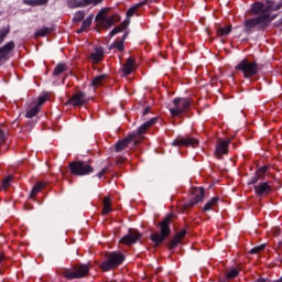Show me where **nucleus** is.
Returning a JSON list of instances; mask_svg holds the SVG:
<instances>
[{"mask_svg":"<svg viewBox=\"0 0 282 282\" xmlns=\"http://www.w3.org/2000/svg\"><path fill=\"white\" fill-rule=\"evenodd\" d=\"M94 20V15H90V17H88L85 21H84V23H83V25H82V30H87V28H89L90 25H91V21Z\"/></svg>","mask_w":282,"mask_h":282,"instance_id":"37","label":"nucleus"},{"mask_svg":"<svg viewBox=\"0 0 282 282\" xmlns=\"http://www.w3.org/2000/svg\"><path fill=\"white\" fill-rule=\"evenodd\" d=\"M7 140V134L4 131L0 130V144H3Z\"/></svg>","mask_w":282,"mask_h":282,"instance_id":"43","label":"nucleus"},{"mask_svg":"<svg viewBox=\"0 0 282 282\" xmlns=\"http://www.w3.org/2000/svg\"><path fill=\"white\" fill-rule=\"evenodd\" d=\"M111 50L116 48L118 52H123L124 51V41H117L113 42L110 46Z\"/></svg>","mask_w":282,"mask_h":282,"instance_id":"32","label":"nucleus"},{"mask_svg":"<svg viewBox=\"0 0 282 282\" xmlns=\"http://www.w3.org/2000/svg\"><path fill=\"white\" fill-rule=\"evenodd\" d=\"M130 21L129 20H124L119 26H116L111 32H110V36H116V34L122 32V30H127V28L129 26Z\"/></svg>","mask_w":282,"mask_h":282,"instance_id":"24","label":"nucleus"},{"mask_svg":"<svg viewBox=\"0 0 282 282\" xmlns=\"http://www.w3.org/2000/svg\"><path fill=\"white\" fill-rule=\"evenodd\" d=\"M232 32V26H226V28H218L217 29V36H228V34Z\"/></svg>","mask_w":282,"mask_h":282,"instance_id":"29","label":"nucleus"},{"mask_svg":"<svg viewBox=\"0 0 282 282\" xmlns=\"http://www.w3.org/2000/svg\"><path fill=\"white\" fill-rule=\"evenodd\" d=\"M230 144V141H223L219 140L218 144L216 147V154L218 158H221V155H226L228 153V145Z\"/></svg>","mask_w":282,"mask_h":282,"instance_id":"18","label":"nucleus"},{"mask_svg":"<svg viewBox=\"0 0 282 282\" xmlns=\"http://www.w3.org/2000/svg\"><path fill=\"white\" fill-rule=\"evenodd\" d=\"M268 173V166H262L257 171L256 176L251 180L250 184H257L259 180H263V174Z\"/></svg>","mask_w":282,"mask_h":282,"instance_id":"23","label":"nucleus"},{"mask_svg":"<svg viewBox=\"0 0 282 282\" xmlns=\"http://www.w3.org/2000/svg\"><path fill=\"white\" fill-rule=\"evenodd\" d=\"M199 144V141L195 138H182L178 137L173 141L174 147H197Z\"/></svg>","mask_w":282,"mask_h":282,"instance_id":"12","label":"nucleus"},{"mask_svg":"<svg viewBox=\"0 0 282 282\" xmlns=\"http://www.w3.org/2000/svg\"><path fill=\"white\" fill-rule=\"evenodd\" d=\"M105 80H107V75H99L93 79L91 85L93 87H100Z\"/></svg>","mask_w":282,"mask_h":282,"instance_id":"28","label":"nucleus"},{"mask_svg":"<svg viewBox=\"0 0 282 282\" xmlns=\"http://www.w3.org/2000/svg\"><path fill=\"white\" fill-rule=\"evenodd\" d=\"M80 32H85V30H83V26L77 30V34H80Z\"/></svg>","mask_w":282,"mask_h":282,"instance_id":"47","label":"nucleus"},{"mask_svg":"<svg viewBox=\"0 0 282 282\" xmlns=\"http://www.w3.org/2000/svg\"><path fill=\"white\" fill-rule=\"evenodd\" d=\"M3 261V256L0 254V263Z\"/></svg>","mask_w":282,"mask_h":282,"instance_id":"48","label":"nucleus"},{"mask_svg":"<svg viewBox=\"0 0 282 282\" xmlns=\"http://www.w3.org/2000/svg\"><path fill=\"white\" fill-rule=\"evenodd\" d=\"M89 274V267L87 264H76L72 269H66L63 276L68 280L85 279Z\"/></svg>","mask_w":282,"mask_h":282,"instance_id":"5","label":"nucleus"},{"mask_svg":"<svg viewBox=\"0 0 282 282\" xmlns=\"http://www.w3.org/2000/svg\"><path fill=\"white\" fill-rule=\"evenodd\" d=\"M39 111H41V108H39V106L35 105L34 107H32L30 110L26 111V118H34V116H36Z\"/></svg>","mask_w":282,"mask_h":282,"instance_id":"34","label":"nucleus"},{"mask_svg":"<svg viewBox=\"0 0 282 282\" xmlns=\"http://www.w3.org/2000/svg\"><path fill=\"white\" fill-rule=\"evenodd\" d=\"M44 186H45L44 182H39L37 184H35L30 194L31 199H34V197H36V195H39V193L43 191Z\"/></svg>","mask_w":282,"mask_h":282,"instance_id":"25","label":"nucleus"},{"mask_svg":"<svg viewBox=\"0 0 282 282\" xmlns=\"http://www.w3.org/2000/svg\"><path fill=\"white\" fill-rule=\"evenodd\" d=\"M105 56V51L101 47H97L94 53H91L90 58L94 63H100Z\"/></svg>","mask_w":282,"mask_h":282,"instance_id":"22","label":"nucleus"},{"mask_svg":"<svg viewBox=\"0 0 282 282\" xmlns=\"http://www.w3.org/2000/svg\"><path fill=\"white\" fill-rule=\"evenodd\" d=\"M158 119L153 118L147 122H144L139 129L137 133H132V135H137L138 140H139V144L140 142H142L143 137L142 133H147V129H149V127H152V124H155Z\"/></svg>","mask_w":282,"mask_h":282,"instance_id":"16","label":"nucleus"},{"mask_svg":"<svg viewBox=\"0 0 282 282\" xmlns=\"http://www.w3.org/2000/svg\"><path fill=\"white\" fill-rule=\"evenodd\" d=\"M236 69L242 72L245 78H250L259 74L261 66L257 62H250L248 58H245L236 66Z\"/></svg>","mask_w":282,"mask_h":282,"instance_id":"3","label":"nucleus"},{"mask_svg":"<svg viewBox=\"0 0 282 282\" xmlns=\"http://www.w3.org/2000/svg\"><path fill=\"white\" fill-rule=\"evenodd\" d=\"M173 105L174 107L170 108L171 115L182 116V112L191 107V101L186 98H175Z\"/></svg>","mask_w":282,"mask_h":282,"instance_id":"9","label":"nucleus"},{"mask_svg":"<svg viewBox=\"0 0 282 282\" xmlns=\"http://www.w3.org/2000/svg\"><path fill=\"white\" fill-rule=\"evenodd\" d=\"M268 6H271V8L268 11V14H274L272 12H276L278 10L282 9V0L275 7L274 0H268L265 4L261 2H256L251 8V14H259V12H261L262 14L263 12H265V8H268Z\"/></svg>","mask_w":282,"mask_h":282,"instance_id":"8","label":"nucleus"},{"mask_svg":"<svg viewBox=\"0 0 282 282\" xmlns=\"http://www.w3.org/2000/svg\"><path fill=\"white\" fill-rule=\"evenodd\" d=\"M265 250V245H260L250 250L251 254H259V252Z\"/></svg>","mask_w":282,"mask_h":282,"instance_id":"38","label":"nucleus"},{"mask_svg":"<svg viewBox=\"0 0 282 282\" xmlns=\"http://www.w3.org/2000/svg\"><path fill=\"white\" fill-rule=\"evenodd\" d=\"M138 239H140V232H138L137 230H130L128 235L123 236L120 239V243H123L124 246H131L133 243H137Z\"/></svg>","mask_w":282,"mask_h":282,"instance_id":"13","label":"nucleus"},{"mask_svg":"<svg viewBox=\"0 0 282 282\" xmlns=\"http://www.w3.org/2000/svg\"><path fill=\"white\" fill-rule=\"evenodd\" d=\"M87 102V96L85 93H77L75 94L69 100L68 105H73V107H83L84 104Z\"/></svg>","mask_w":282,"mask_h":282,"instance_id":"15","label":"nucleus"},{"mask_svg":"<svg viewBox=\"0 0 282 282\" xmlns=\"http://www.w3.org/2000/svg\"><path fill=\"white\" fill-rule=\"evenodd\" d=\"M50 28H42L37 32H35V36H46L47 34H50Z\"/></svg>","mask_w":282,"mask_h":282,"instance_id":"36","label":"nucleus"},{"mask_svg":"<svg viewBox=\"0 0 282 282\" xmlns=\"http://www.w3.org/2000/svg\"><path fill=\"white\" fill-rule=\"evenodd\" d=\"M10 34V29L9 28H3L0 30V44L6 41V37Z\"/></svg>","mask_w":282,"mask_h":282,"instance_id":"35","label":"nucleus"},{"mask_svg":"<svg viewBox=\"0 0 282 282\" xmlns=\"http://www.w3.org/2000/svg\"><path fill=\"white\" fill-rule=\"evenodd\" d=\"M123 74H126V76H129V74H131L132 72L135 70V59L133 58H128L127 62L123 65Z\"/></svg>","mask_w":282,"mask_h":282,"instance_id":"19","label":"nucleus"},{"mask_svg":"<svg viewBox=\"0 0 282 282\" xmlns=\"http://www.w3.org/2000/svg\"><path fill=\"white\" fill-rule=\"evenodd\" d=\"M83 19H85V11H79L75 13L74 21L80 22L83 21Z\"/></svg>","mask_w":282,"mask_h":282,"instance_id":"39","label":"nucleus"},{"mask_svg":"<svg viewBox=\"0 0 282 282\" xmlns=\"http://www.w3.org/2000/svg\"><path fill=\"white\" fill-rule=\"evenodd\" d=\"M14 50V42L7 43L0 48V62L8 61L10 58V52Z\"/></svg>","mask_w":282,"mask_h":282,"instance_id":"17","label":"nucleus"},{"mask_svg":"<svg viewBox=\"0 0 282 282\" xmlns=\"http://www.w3.org/2000/svg\"><path fill=\"white\" fill-rule=\"evenodd\" d=\"M140 6H142V3L135 4L134 7H131L128 11H127V19L126 21H130L131 22V17H133V14H135L138 12V8H140Z\"/></svg>","mask_w":282,"mask_h":282,"instance_id":"30","label":"nucleus"},{"mask_svg":"<svg viewBox=\"0 0 282 282\" xmlns=\"http://www.w3.org/2000/svg\"><path fill=\"white\" fill-rule=\"evenodd\" d=\"M217 202H219V197H213L209 202L205 204L203 210L205 212L213 210L215 206H217Z\"/></svg>","mask_w":282,"mask_h":282,"instance_id":"26","label":"nucleus"},{"mask_svg":"<svg viewBox=\"0 0 282 282\" xmlns=\"http://www.w3.org/2000/svg\"><path fill=\"white\" fill-rule=\"evenodd\" d=\"M67 70V65L65 64H58L55 69H54V76H61V74H63V72Z\"/></svg>","mask_w":282,"mask_h":282,"instance_id":"33","label":"nucleus"},{"mask_svg":"<svg viewBox=\"0 0 282 282\" xmlns=\"http://www.w3.org/2000/svg\"><path fill=\"white\" fill-rule=\"evenodd\" d=\"M238 274H239V271H237V269H234L227 273V278L235 279V278H237Z\"/></svg>","mask_w":282,"mask_h":282,"instance_id":"41","label":"nucleus"},{"mask_svg":"<svg viewBox=\"0 0 282 282\" xmlns=\"http://www.w3.org/2000/svg\"><path fill=\"white\" fill-rule=\"evenodd\" d=\"M120 21L119 15H111L110 18H107V10H100L96 17V23L99 28H105L106 30H109L111 25H115Z\"/></svg>","mask_w":282,"mask_h":282,"instance_id":"7","label":"nucleus"},{"mask_svg":"<svg viewBox=\"0 0 282 282\" xmlns=\"http://www.w3.org/2000/svg\"><path fill=\"white\" fill-rule=\"evenodd\" d=\"M68 166L70 169L72 175H77L79 177L94 173V167L91 164H89V162L74 161L70 162Z\"/></svg>","mask_w":282,"mask_h":282,"instance_id":"4","label":"nucleus"},{"mask_svg":"<svg viewBox=\"0 0 282 282\" xmlns=\"http://www.w3.org/2000/svg\"><path fill=\"white\" fill-rule=\"evenodd\" d=\"M48 0H24L26 6H46Z\"/></svg>","mask_w":282,"mask_h":282,"instance_id":"31","label":"nucleus"},{"mask_svg":"<svg viewBox=\"0 0 282 282\" xmlns=\"http://www.w3.org/2000/svg\"><path fill=\"white\" fill-rule=\"evenodd\" d=\"M10 182H12V176H8L3 180L1 188L6 191V188L10 187Z\"/></svg>","mask_w":282,"mask_h":282,"instance_id":"40","label":"nucleus"},{"mask_svg":"<svg viewBox=\"0 0 282 282\" xmlns=\"http://www.w3.org/2000/svg\"><path fill=\"white\" fill-rule=\"evenodd\" d=\"M98 3H102V0H89V6H98Z\"/></svg>","mask_w":282,"mask_h":282,"instance_id":"44","label":"nucleus"},{"mask_svg":"<svg viewBox=\"0 0 282 282\" xmlns=\"http://www.w3.org/2000/svg\"><path fill=\"white\" fill-rule=\"evenodd\" d=\"M184 237H186V229L181 230L174 236L172 242L170 243V248H177Z\"/></svg>","mask_w":282,"mask_h":282,"instance_id":"20","label":"nucleus"},{"mask_svg":"<svg viewBox=\"0 0 282 282\" xmlns=\"http://www.w3.org/2000/svg\"><path fill=\"white\" fill-rule=\"evenodd\" d=\"M47 97H40L36 106L41 109L42 105H45Z\"/></svg>","mask_w":282,"mask_h":282,"instance_id":"42","label":"nucleus"},{"mask_svg":"<svg viewBox=\"0 0 282 282\" xmlns=\"http://www.w3.org/2000/svg\"><path fill=\"white\" fill-rule=\"evenodd\" d=\"M171 221H173V216L169 215L163 221L160 223L161 234L155 232L151 235L152 241L155 243V246H159V243H162L169 235H171Z\"/></svg>","mask_w":282,"mask_h":282,"instance_id":"2","label":"nucleus"},{"mask_svg":"<svg viewBox=\"0 0 282 282\" xmlns=\"http://www.w3.org/2000/svg\"><path fill=\"white\" fill-rule=\"evenodd\" d=\"M122 261H124V256L122 253L112 252L107 257V261L100 264V268L104 272H109V270H113V268H118L121 265Z\"/></svg>","mask_w":282,"mask_h":282,"instance_id":"6","label":"nucleus"},{"mask_svg":"<svg viewBox=\"0 0 282 282\" xmlns=\"http://www.w3.org/2000/svg\"><path fill=\"white\" fill-rule=\"evenodd\" d=\"M254 191L258 197H265L270 195V193H272V186H270L269 183L264 182L256 185Z\"/></svg>","mask_w":282,"mask_h":282,"instance_id":"14","label":"nucleus"},{"mask_svg":"<svg viewBox=\"0 0 282 282\" xmlns=\"http://www.w3.org/2000/svg\"><path fill=\"white\" fill-rule=\"evenodd\" d=\"M102 213H104V215H109V213H111V199L109 198V196H106L104 198Z\"/></svg>","mask_w":282,"mask_h":282,"instance_id":"27","label":"nucleus"},{"mask_svg":"<svg viewBox=\"0 0 282 282\" xmlns=\"http://www.w3.org/2000/svg\"><path fill=\"white\" fill-rule=\"evenodd\" d=\"M199 202H204V189L203 187H194L192 188V198L191 200L184 205V208H191Z\"/></svg>","mask_w":282,"mask_h":282,"instance_id":"11","label":"nucleus"},{"mask_svg":"<svg viewBox=\"0 0 282 282\" xmlns=\"http://www.w3.org/2000/svg\"><path fill=\"white\" fill-rule=\"evenodd\" d=\"M144 113H149V108L145 109Z\"/></svg>","mask_w":282,"mask_h":282,"instance_id":"49","label":"nucleus"},{"mask_svg":"<svg viewBox=\"0 0 282 282\" xmlns=\"http://www.w3.org/2000/svg\"><path fill=\"white\" fill-rule=\"evenodd\" d=\"M257 282H268V280L260 278L259 280H257Z\"/></svg>","mask_w":282,"mask_h":282,"instance_id":"46","label":"nucleus"},{"mask_svg":"<svg viewBox=\"0 0 282 282\" xmlns=\"http://www.w3.org/2000/svg\"><path fill=\"white\" fill-rule=\"evenodd\" d=\"M105 173H107V169H102V170L97 174V176L99 177V180H100V177H102V175H105Z\"/></svg>","mask_w":282,"mask_h":282,"instance_id":"45","label":"nucleus"},{"mask_svg":"<svg viewBox=\"0 0 282 282\" xmlns=\"http://www.w3.org/2000/svg\"><path fill=\"white\" fill-rule=\"evenodd\" d=\"M89 0H68V8H87Z\"/></svg>","mask_w":282,"mask_h":282,"instance_id":"21","label":"nucleus"},{"mask_svg":"<svg viewBox=\"0 0 282 282\" xmlns=\"http://www.w3.org/2000/svg\"><path fill=\"white\" fill-rule=\"evenodd\" d=\"M270 8H272V4H269L265 10L259 15L258 18L248 19L245 22V32H250L252 28H260V30H264V28H268L272 21L276 19V14H270Z\"/></svg>","mask_w":282,"mask_h":282,"instance_id":"1","label":"nucleus"},{"mask_svg":"<svg viewBox=\"0 0 282 282\" xmlns=\"http://www.w3.org/2000/svg\"><path fill=\"white\" fill-rule=\"evenodd\" d=\"M131 142H133L134 147H138V144H140L138 134H130L128 138L117 142L115 145L116 152L120 153V151H124V149H127V147H129V144H131Z\"/></svg>","mask_w":282,"mask_h":282,"instance_id":"10","label":"nucleus"}]
</instances>
